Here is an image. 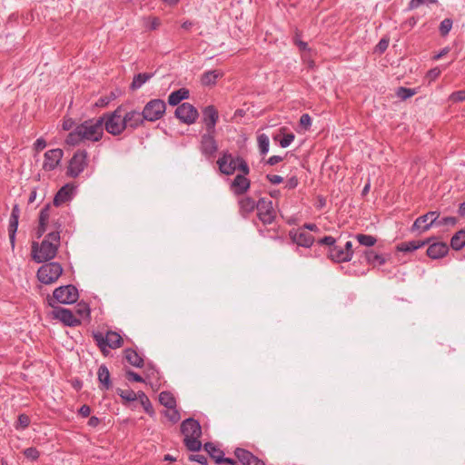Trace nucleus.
I'll use <instances>...</instances> for the list:
<instances>
[{
    "label": "nucleus",
    "mask_w": 465,
    "mask_h": 465,
    "mask_svg": "<svg viewBox=\"0 0 465 465\" xmlns=\"http://www.w3.org/2000/svg\"><path fill=\"white\" fill-rule=\"evenodd\" d=\"M103 118H92L77 124L67 134L65 143L68 145L75 146L84 141L98 142L103 138Z\"/></svg>",
    "instance_id": "nucleus-1"
},
{
    "label": "nucleus",
    "mask_w": 465,
    "mask_h": 465,
    "mask_svg": "<svg viewBox=\"0 0 465 465\" xmlns=\"http://www.w3.org/2000/svg\"><path fill=\"white\" fill-rule=\"evenodd\" d=\"M60 244V232L58 231L49 232L41 242L39 249L33 245V258L37 262L52 260L57 252Z\"/></svg>",
    "instance_id": "nucleus-2"
},
{
    "label": "nucleus",
    "mask_w": 465,
    "mask_h": 465,
    "mask_svg": "<svg viewBox=\"0 0 465 465\" xmlns=\"http://www.w3.org/2000/svg\"><path fill=\"white\" fill-rule=\"evenodd\" d=\"M124 108L118 106L114 112L104 114L99 118H103L104 130L114 136L120 135L125 130L124 121Z\"/></svg>",
    "instance_id": "nucleus-3"
},
{
    "label": "nucleus",
    "mask_w": 465,
    "mask_h": 465,
    "mask_svg": "<svg viewBox=\"0 0 465 465\" xmlns=\"http://www.w3.org/2000/svg\"><path fill=\"white\" fill-rule=\"evenodd\" d=\"M93 338L104 354L107 352L108 348L117 349L123 344L122 336L119 333L112 331H107L105 335L100 331L94 332Z\"/></svg>",
    "instance_id": "nucleus-4"
},
{
    "label": "nucleus",
    "mask_w": 465,
    "mask_h": 465,
    "mask_svg": "<svg viewBox=\"0 0 465 465\" xmlns=\"http://www.w3.org/2000/svg\"><path fill=\"white\" fill-rule=\"evenodd\" d=\"M63 272V268L59 262H51L42 265L37 271L39 282L45 284H51L58 280Z\"/></svg>",
    "instance_id": "nucleus-5"
},
{
    "label": "nucleus",
    "mask_w": 465,
    "mask_h": 465,
    "mask_svg": "<svg viewBox=\"0 0 465 465\" xmlns=\"http://www.w3.org/2000/svg\"><path fill=\"white\" fill-rule=\"evenodd\" d=\"M88 164V153L85 150L76 151L71 160L67 168L66 174L70 177L76 178L86 168Z\"/></svg>",
    "instance_id": "nucleus-6"
},
{
    "label": "nucleus",
    "mask_w": 465,
    "mask_h": 465,
    "mask_svg": "<svg viewBox=\"0 0 465 465\" xmlns=\"http://www.w3.org/2000/svg\"><path fill=\"white\" fill-rule=\"evenodd\" d=\"M166 110V104L162 99L149 101L143 109V115L145 121L155 122L162 118Z\"/></svg>",
    "instance_id": "nucleus-7"
},
{
    "label": "nucleus",
    "mask_w": 465,
    "mask_h": 465,
    "mask_svg": "<svg viewBox=\"0 0 465 465\" xmlns=\"http://www.w3.org/2000/svg\"><path fill=\"white\" fill-rule=\"evenodd\" d=\"M54 299L63 304H72L79 298L78 290L72 284L60 286L53 292Z\"/></svg>",
    "instance_id": "nucleus-8"
},
{
    "label": "nucleus",
    "mask_w": 465,
    "mask_h": 465,
    "mask_svg": "<svg viewBox=\"0 0 465 465\" xmlns=\"http://www.w3.org/2000/svg\"><path fill=\"white\" fill-rule=\"evenodd\" d=\"M439 216L440 213L436 211L428 212L420 215L414 221L411 231L412 232H419L420 233L427 232L430 228L435 226Z\"/></svg>",
    "instance_id": "nucleus-9"
},
{
    "label": "nucleus",
    "mask_w": 465,
    "mask_h": 465,
    "mask_svg": "<svg viewBox=\"0 0 465 465\" xmlns=\"http://www.w3.org/2000/svg\"><path fill=\"white\" fill-rule=\"evenodd\" d=\"M257 216L263 224H271L276 217V213L272 206V202L266 198H261L258 201Z\"/></svg>",
    "instance_id": "nucleus-10"
},
{
    "label": "nucleus",
    "mask_w": 465,
    "mask_h": 465,
    "mask_svg": "<svg viewBox=\"0 0 465 465\" xmlns=\"http://www.w3.org/2000/svg\"><path fill=\"white\" fill-rule=\"evenodd\" d=\"M174 115L182 123L193 124L197 120L199 114L193 104L189 103H183L175 109Z\"/></svg>",
    "instance_id": "nucleus-11"
},
{
    "label": "nucleus",
    "mask_w": 465,
    "mask_h": 465,
    "mask_svg": "<svg viewBox=\"0 0 465 465\" xmlns=\"http://www.w3.org/2000/svg\"><path fill=\"white\" fill-rule=\"evenodd\" d=\"M200 150L207 158L214 156L218 151V144L215 140V132L206 131V133L201 136Z\"/></svg>",
    "instance_id": "nucleus-12"
},
{
    "label": "nucleus",
    "mask_w": 465,
    "mask_h": 465,
    "mask_svg": "<svg viewBox=\"0 0 465 465\" xmlns=\"http://www.w3.org/2000/svg\"><path fill=\"white\" fill-rule=\"evenodd\" d=\"M64 156V151L60 148L51 149L45 153L43 169L45 172L54 171L60 163Z\"/></svg>",
    "instance_id": "nucleus-13"
},
{
    "label": "nucleus",
    "mask_w": 465,
    "mask_h": 465,
    "mask_svg": "<svg viewBox=\"0 0 465 465\" xmlns=\"http://www.w3.org/2000/svg\"><path fill=\"white\" fill-rule=\"evenodd\" d=\"M54 317L61 321L64 325L75 327L81 324V320L71 310L55 307L53 311Z\"/></svg>",
    "instance_id": "nucleus-14"
},
{
    "label": "nucleus",
    "mask_w": 465,
    "mask_h": 465,
    "mask_svg": "<svg viewBox=\"0 0 465 465\" xmlns=\"http://www.w3.org/2000/svg\"><path fill=\"white\" fill-rule=\"evenodd\" d=\"M217 164L221 173L231 175L236 171L238 162L236 161V157H233L232 153L223 152L217 160Z\"/></svg>",
    "instance_id": "nucleus-15"
},
{
    "label": "nucleus",
    "mask_w": 465,
    "mask_h": 465,
    "mask_svg": "<svg viewBox=\"0 0 465 465\" xmlns=\"http://www.w3.org/2000/svg\"><path fill=\"white\" fill-rule=\"evenodd\" d=\"M219 120V113L213 105H208L203 109V123L206 131L216 132L215 126Z\"/></svg>",
    "instance_id": "nucleus-16"
},
{
    "label": "nucleus",
    "mask_w": 465,
    "mask_h": 465,
    "mask_svg": "<svg viewBox=\"0 0 465 465\" xmlns=\"http://www.w3.org/2000/svg\"><path fill=\"white\" fill-rule=\"evenodd\" d=\"M289 235L294 243L302 247L309 248L314 242V237L303 229L292 230Z\"/></svg>",
    "instance_id": "nucleus-17"
},
{
    "label": "nucleus",
    "mask_w": 465,
    "mask_h": 465,
    "mask_svg": "<svg viewBox=\"0 0 465 465\" xmlns=\"http://www.w3.org/2000/svg\"><path fill=\"white\" fill-rule=\"evenodd\" d=\"M234 455L242 465H265L262 460L245 449L237 448L234 450Z\"/></svg>",
    "instance_id": "nucleus-18"
},
{
    "label": "nucleus",
    "mask_w": 465,
    "mask_h": 465,
    "mask_svg": "<svg viewBox=\"0 0 465 465\" xmlns=\"http://www.w3.org/2000/svg\"><path fill=\"white\" fill-rule=\"evenodd\" d=\"M250 186L251 182L246 176L237 174L232 181L230 188L234 195L241 196L247 193V191L250 189Z\"/></svg>",
    "instance_id": "nucleus-19"
},
{
    "label": "nucleus",
    "mask_w": 465,
    "mask_h": 465,
    "mask_svg": "<svg viewBox=\"0 0 465 465\" xmlns=\"http://www.w3.org/2000/svg\"><path fill=\"white\" fill-rule=\"evenodd\" d=\"M181 432L186 437L201 436L202 428L198 420L188 418L184 420L181 424Z\"/></svg>",
    "instance_id": "nucleus-20"
},
{
    "label": "nucleus",
    "mask_w": 465,
    "mask_h": 465,
    "mask_svg": "<svg viewBox=\"0 0 465 465\" xmlns=\"http://www.w3.org/2000/svg\"><path fill=\"white\" fill-rule=\"evenodd\" d=\"M125 129L130 128L134 130L141 126L145 121L142 113L132 110L123 113Z\"/></svg>",
    "instance_id": "nucleus-21"
},
{
    "label": "nucleus",
    "mask_w": 465,
    "mask_h": 465,
    "mask_svg": "<svg viewBox=\"0 0 465 465\" xmlns=\"http://www.w3.org/2000/svg\"><path fill=\"white\" fill-rule=\"evenodd\" d=\"M20 216V209L18 204H15L9 219L8 234L11 245L15 246V233L18 228V221Z\"/></svg>",
    "instance_id": "nucleus-22"
},
{
    "label": "nucleus",
    "mask_w": 465,
    "mask_h": 465,
    "mask_svg": "<svg viewBox=\"0 0 465 465\" xmlns=\"http://www.w3.org/2000/svg\"><path fill=\"white\" fill-rule=\"evenodd\" d=\"M449 252V246L443 242H432L427 249V255L431 259L443 258Z\"/></svg>",
    "instance_id": "nucleus-23"
},
{
    "label": "nucleus",
    "mask_w": 465,
    "mask_h": 465,
    "mask_svg": "<svg viewBox=\"0 0 465 465\" xmlns=\"http://www.w3.org/2000/svg\"><path fill=\"white\" fill-rule=\"evenodd\" d=\"M238 205L239 213L243 218H246L251 213L257 209L258 202H255V200L250 196H244L238 200Z\"/></svg>",
    "instance_id": "nucleus-24"
},
{
    "label": "nucleus",
    "mask_w": 465,
    "mask_h": 465,
    "mask_svg": "<svg viewBox=\"0 0 465 465\" xmlns=\"http://www.w3.org/2000/svg\"><path fill=\"white\" fill-rule=\"evenodd\" d=\"M74 186L70 184L64 185L54 195V204L55 206H60L64 203H66L72 198Z\"/></svg>",
    "instance_id": "nucleus-25"
},
{
    "label": "nucleus",
    "mask_w": 465,
    "mask_h": 465,
    "mask_svg": "<svg viewBox=\"0 0 465 465\" xmlns=\"http://www.w3.org/2000/svg\"><path fill=\"white\" fill-rule=\"evenodd\" d=\"M50 204H46L39 213V225L37 228V237L40 238L46 231V225L50 218Z\"/></svg>",
    "instance_id": "nucleus-26"
},
{
    "label": "nucleus",
    "mask_w": 465,
    "mask_h": 465,
    "mask_svg": "<svg viewBox=\"0 0 465 465\" xmlns=\"http://www.w3.org/2000/svg\"><path fill=\"white\" fill-rule=\"evenodd\" d=\"M329 257L336 262L351 261L350 253L346 251H343V248L337 245H334L331 247V249H329Z\"/></svg>",
    "instance_id": "nucleus-27"
},
{
    "label": "nucleus",
    "mask_w": 465,
    "mask_h": 465,
    "mask_svg": "<svg viewBox=\"0 0 465 465\" xmlns=\"http://www.w3.org/2000/svg\"><path fill=\"white\" fill-rule=\"evenodd\" d=\"M190 92L186 88H180L169 94L168 103L172 106L178 105L183 100L188 99Z\"/></svg>",
    "instance_id": "nucleus-28"
},
{
    "label": "nucleus",
    "mask_w": 465,
    "mask_h": 465,
    "mask_svg": "<svg viewBox=\"0 0 465 465\" xmlns=\"http://www.w3.org/2000/svg\"><path fill=\"white\" fill-rule=\"evenodd\" d=\"M97 376L101 390H109L112 383L109 370L105 365L103 364L98 368Z\"/></svg>",
    "instance_id": "nucleus-29"
},
{
    "label": "nucleus",
    "mask_w": 465,
    "mask_h": 465,
    "mask_svg": "<svg viewBox=\"0 0 465 465\" xmlns=\"http://www.w3.org/2000/svg\"><path fill=\"white\" fill-rule=\"evenodd\" d=\"M124 359L134 367L141 368L143 366V359L134 349L128 348L124 351Z\"/></svg>",
    "instance_id": "nucleus-30"
},
{
    "label": "nucleus",
    "mask_w": 465,
    "mask_h": 465,
    "mask_svg": "<svg viewBox=\"0 0 465 465\" xmlns=\"http://www.w3.org/2000/svg\"><path fill=\"white\" fill-rule=\"evenodd\" d=\"M430 241H431V238H428L424 241L418 240V241H410V242H401L398 246V250L401 252H413L426 244H429L430 242Z\"/></svg>",
    "instance_id": "nucleus-31"
},
{
    "label": "nucleus",
    "mask_w": 465,
    "mask_h": 465,
    "mask_svg": "<svg viewBox=\"0 0 465 465\" xmlns=\"http://www.w3.org/2000/svg\"><path fill=\"white\" fill-rule=\"evenodd\" d=\"M223 76V73L218 70H210L205 72L201 78V84L204 86L215 84L218 78Z\"/></svg>",
    "instance_id": "nucleus-32"
},
{
    "label": "nucleus",
    "mask_w": 465,
    "mask_h": 465,
    "mask_svg": "<svg viewBox=\"0 0 465 465\" xmlns=\"http://www.w3.org/2000/svg\"><path fill=\"white\" fill-rule=\"evenodd\" d=\"M153 76L151 73H140L134 76L133 82L131 83L130 88L132 90H137L143 86L148 80Z\"/></svg>",
    "instance_id": "nucleus-33"
},
{
    "label": "nucleus",
    "mask_w": 465,
    "mask_h": 465,
    "mask_svg": "<svg viewBox=\"0 0 465 465\" xmlns=\"http://www.w3.org/2000/svg\"><path fill=\"white\" fill-rule=\"evenodd\" d=\"M465 246V231L460 230L450 239V247L455 251H460Z\"/></svg>",
    "instance_id": "nucleus-34"
},
{
    "label": "nucleus",
    "mask_w": 465,
    "mask_h": 465,
    "mask_svg": "<svg viewBox=\"0 0 465 465\" xmlns=\"http://www.w3.org/2000/svg\"><path fill=\"white\" fill-rule=\"evenodd\" d=\"M364 256L368 263L371 265H382L386 262V259L373 251H365Z\"/></svg>",
    "instance_id": "nucleus-35"
},
{
    "label": "nucleus",
    "mask_w": 465,
    "mask_h": 465,
    "mask_svg": "<svg viewBox=\"0 0 465 465\" xmlns=\"http://www.w3.org/2000/svg\"><path fill=\"white\" fill-rule=\"evenodd\" d=\"M159 401L167 409H173V407H176L175 398L170 391H162L159 394Z\"/></svg>",
    "instance_id": "nucleus-36"
},
{
    "label": "nucleus",
    "mask_w": 465,
    "mask_h": 465,
    "mask_svg": "<svg viewBox=\"0 0 465 465\" xmlns=\"http://www.w3.org/2000/svg\"><path fill=\"white\" fill-rule=\"evenodd\" d=\"M201 436L186 437L183 440L185 447L191 451H199L202 449V443L199 440Z\"/></svg>",
    "instance_id": "nucleus-37"
},
{
    "label": "nucleus",
    "mask_w": 465,
    "mask_h": 465,
    "mask_svg": "<svg viewBox=\"0 0 465 465\" xmlns=\"http://www.w3.org/2000/svg\"><path fill=\"white\" fill-rule=\"evenodd\" d=\"M137 400L140 401L141 405L143 406L144 411L152 415L153 413V406L150 402L149 398L145 395L143 391H138Z\"/></svg>",
    "instance_id": "nucleus-38"
},
{
    "label": "nucleus",
    "mask_w": 465,
    "mask_h": 465,
    "mask_svg": "<svg viewBox=\"0 0 465 465\" xmlns=\"http://www.w3.org/2000/svg\"><path fill=\"white\" fill-rule=\"evenodd\" d=\"M259 150L262 155H265L269 152L270 140L265 134H259L257 137Z\"/></svg>",
    "instance_id": "nucleus-39"
},
{
    "label": "nucleus",
    "mask_w": 465,
    "mask_h": 465,
    "mask_svg": "<svg viewBox=\"0 0 465 465\" xmlns=\"http://www.w3.org/2000/svg\"><path fill=\"white\" fill-rule=\"evenodd\" d=\"M204 450L208 452V454L211 456L212 459L214 460V461L217 463V456H224V453L223 450L218 449L213 443L212 442H206L203 446Z\"/></svg>",
    "instance_id": "nucleus-40"
},
{
    "label": "nucleus",
    "mask_w": 465,
    "mask_h": 465,
    "mask_svg": "<svg viewBox=\"0 0 465 465\" xmlns=\"http://www.w3.org/2000/svg\"><path fill=\"white\" fill-rule=\"evenodd\" d=\"M356 239L359 242V243L362 246L371 247L373 246L377 240L374 236L369 235V234H357Z\"/></svg>",
    "instance_id": "nucleus-41"
},
{
    "label": "nucleus",
    "mask_w": 465,
    "mask_h": 465,
    "mask_svg": "<svg viewBox=\"0 0 465 465\" xmlns=\"http://www.w3.org/2000/svg\"><path fill=\"white\" fill-rule=\"evenodd\" d=\"M117 394L124 401H134L137 400L138 392L135 393L133 390L127 389V390H117Z\"/></svg>",
    "instance_id": "nucleus-42"
},
{
    "label": "nucleus",
    "mask_w": 465,
    "mask_h": 465,
    "mask_svg": "<svg viewBox=\"0 0 465 465\" xmlns=\"http://www.w3.org/2000/svg\"><path fill=\"white\" fill-rule=\"evenodd\" d=\"M453 25V21L450 18L443 19L439 27V31L441 36H446L451 30Z\"/></svg>",
    "instance_id": "nucleus-43"
},
{
    "label": "nucleus",
    "mask_w": 465,
    "mask_h": 465,
    "mask_svg": "<svg viewBox=\"0 0 465 465\" xmlns=\"http://www.w3.org/2000/svg\"><path fill=\"white\" fill-rule=\"evenodd\" d=\"M30 421L31 420H30L29 416L25 413H22L18 416L17 421H16V424L15 427L16 430H25L29 426Z\"/></svg>",
    "instance_id": "nucleus-44"
},
{
    "label": "nucleus",
    "mask_w": 465,
    "mask_h": 465,
    "mask_svg": "<svg viewBox=\"0 0 465 465\" xmlns=\"http://www.w3.org/2000/svg\"><path fill=\"white\" fill-rule=\"evenodd\" d=\"M396 94L401 100H406L415 94V91L411 88L407 87H399L397 89Z\"/></svg>",
    "instance_id": "nucleus-45"
},
{
    "label": "nucleus",
    "mask_w": 465,
    "mask_h": 465,
    "mask_svg": "<svg viewBox=\"0 0 465 465\" xmlns=\"http://www.w3.org/2000/svg\"><path fill=\"white\" fill-rule=\"evenodd\" d=\"M75 315L78 318H80L81 321H82V319L88 318L90 316V309H89L88 305L85 303L78 304L76 312H75Z\"/></svg>",
    "instance_id": "nucleus-46"
},
{
    "label": "nucleus",
    "mask_w": 465,
    "mask_h": 465,
    "mask_svg": "<svg viewBox=\"0 0 465 465\" xmlns=\"http://www.w3.org/2000/svg\"><path fill=\"white\" fill-rule=\"evenodd\" d=\"M236 161L238 162L236 170H239L242 173V175H248L250 173V167L246 161L241 156H237Z\"/></svg>",
    "instance_id": "nucleus-47"
},
{
    "label": "nucleus",
    "mask_w": 465,
    "mask_h": 465,
    "mask_svg": "<svg viewBox=\"0 0 465 465\" xmlns=\"http://www.w3.org/2000/svg\"><path fill=\"white\" fill-rule=\"evenodd\" d=\"M457 223V219L452 216H447L442 218H438L437 223L435 224V227L437 226H453Z\"/></svg>",
    "instance_id": "nucleus-48"
},
{
    "label": "nucleus",
    "mask_w": 465,
    "mask_h": 465,
    "mask_svg": "<svg viewBox=\"0 0 465 465\" xmlns=\"http://www.w3.org/2000/svg\"><path fill=\"white\" fill-rule=\"evenodd\" d=\"M165 416L173 423L178 422L180 420V419H181L180 413L176 410V407H173V409H169L168 411H165Z\"/></svg>",
    "instance_id": "nucleus-49"
},
{
    "label": "nucleus",
    "mask_w": 465,
    "mask_h": 465,
    "mask_svg": "<svg viewBox=\"0 0 465 465\" xmlns=\"http://www.w3.org/2000/svg\"><path fill=\"white\" fill-rule=\"evenodd\" d=\"M24 455L31 460H36L40 456V452L36 448L30 447L24 450Z\"/></svg>",
    "instance_id": "nucleus-50"
},
{
    "label": "nucleus",
    "mask_w": 465,
    "mask_h": 465,
    "mask_svg": "<svg viewBox=\"0 0 465 465\" xmlns=\"http://www.w3.org/2000/svg\"><path fill=\"white\" fill-rule=\"evenodd\" d=\"M437 0H411L409 3V9L413 10L420 7L421 5H424L426 3L430 4H437Z\"/></svg>",
    "instance_id": "nucleus-51"
},
{
    "label": "nucleus",
    "mask_w": 465,
    "mask_h": 465,
    "mask_svg": "<svg viewBox=\"0 0 465 465\" xmlns=\"http://www.w3.org/2000/svg\"><path fill=\"white\" fill-rule=\"evenodd\" d=\"M450 99L454 103H460L465 101V89L452 93Z\"/></svg>",
    "instance_id": "nucleus-52"
},
{
    "label": "nucleus",
    "mask_w": 465,
    "mask_h": 465,
    "mask_svg": "<svg viewBox=\"0 0 465 465\" xmlns=\"http://www.w3.org/2000/svg\"><path fill=\"white\" fill-rule=\"evenodd\" d=\"M294 138L295 135L292 133L284 134L282 139L280 141L281 147H288L293 142Z\"/></svg>",
    "instance_id": "nucleus-53"
},
{
    "label": "nucleus",
    "mask_w": 465,
    "mask_h": 465,
    "mask_svg": "<svg viewBox=\"0 0 465 465\" xmlns=\"http://www.w3.org/2000/svg\"><path fill=\"white\" fill-rule=\"evenodd\" d=\"M300 125L308 130L312 125V118L308 114H303L300 117Z\"/></svg>",
    "instance_id": "nucleus-54"
},
{
    "label": "nucleus",
    "mask_w": 465,
    "mask_h": 465,
    "mask_svg": "<svg viewBox=\"0 0 465 465\" xmlns=\"http://www.w3.org/2000/svg\"><path fill=\"white\" fill-rule=\"evenodd\" d=\"M441 74V71L439 67H434L430 70L428 71L427 74H426V78L431 82V81H435Z\"/></svg>",
    "instance_id": "nucleus-55"
},
{
    "label": "nucleus",
    "mask_w": 465,
    "mask_h": 465,
    "mask_svg": "<svg viewBox=\"0 0 465 465\" xmlns=\"http://www.w3.org/2000/svg\"><path fill=\"white\" fill-rule=\"evenodd\" d=\"M336 240L332 236H324L323 238L318 241V244L320 245H327L329 249H331L332 246L335 245Z\"/></svg>",
    "instance_id": "nucleus-56"
},
{
    "label": "nucleus",
    "mask_w": 465,
    "mask_h": 465,
    "mask_svg": "<svg viewBox=\"0 0 465 465\" xmlns=\"http://www.w3.org/2000/svg\"><path fill=\"white\" fill-rule=\"evenodd\" d=\"M189 460H193V461H196V462H198V463H200L202 465H207L208 464L207 458L204 455H202V454L191 455L189 457Z\"/></svg>",
    "instance_id": "nucleus-57"
},
{
    "label": "nucleus",
    "mask_w": 465,
    "mask_h": 465,
    "mask_svg": "<svg viewBox=\"0 0 465 465\" xmlns=\"http://www.w3.org/2000/svg\"><path fill=\"white\" fill-rule=\"evenodd\" d=\"M126 376L129 381H137V382H143L144 381L142 376H140L138 373L134 372V371H127Z\"/></svg>",
    "instance_id": "nucleus-58"
},
{
    "label": "nucleus",
    "mask_w": 465,
    "mask_h": 465,
    "mask_svg": "<svg viewBox=\"0 0 465 465\" xmlns=\"http://www.w3.org/2000/svg\"><path fill=\"white\" fill-rule=\"evenodd\" d=\"M35 150L40 152L46 147V142L44 138H38L34 143Z\"/></svg>",
    "instance_id": "nucleus-59"
},
{
    "label": "nucleus",
    "mask_w": 465,
    "mask_h": 465,
    "mask_svg": "<svg viewBox=\"0 0 465 465\" xmlns=\"http://www.w3.org/2000/svg\"><path fill=\"white\" fill-rule=\"evenodd\" d=\"M299 182L296 176L290 177L285 183V187L288 189H294L298 186Z\"/></svg>",
    "instance_id": "nucleus-60"
},
{
    "label": "nucleus",
    "mask_w": 465,
    "mask_h": 465,
    "mask_svg": "<svg viewBox=\"0 0 465 465\" xmlns=\"http://www.w3.org/2000/svg\"><path fill=\"white\" fill-rule=\"evenodd\" d=\"M266 178L272 184H279L283 181V178L277 174H267Z\"/></svg>",
    "instance_id": "nucleus-61"
},
{
    "label": "nucleus",
    "mask_w": 465,
    "mask_h": 465,
    "mask_svg": "<svg viewBox=\"0 0 465 465\" xmlns=\"http://www.w3.org/2000/svg\"><path fill=\"white\" fill-rule=\"evenodd\" d=\"M389 46V40L385 39V38H382L380 40V42L378 43L376 48L377 50L380 52V53H383L386 51V49L388 48Z\"/></svg>",
    "instance_id": "nucleus-62"
},
{
    "label": "nucleus",
    "mask_w": 465,
    "mask_h": 465,
    "mask_svg": "<svg viewBox=\"0 0 465 465\" xmlns=\"http://www.w3.org/2000/svg\"><path fill=\"white\" fill-rule=\"evenodd\" d=\"M217 463L220 464V463H228V464H231V465H237V461L231 459V458H224V456H221V454L219 456H217Z\"/></svg>",
    "instance_id": "nucleus-63"
},
{
    "label": "nucleus",
    "mask_w": 465,
    "mask_h": 465,
    "mask_svg": "<svg viewBox=\"0 0 465 465\" xmlns=\"http://www.w3.org/2000/svg\"><path fill=\"white\" fill-rule=\"evenodd\" d=\"M78 412L84 418L88 417L91 413V408L88 405L84 404L81 406Z\"/></svg>",
    "instance_id": "nucleus-64"
}]
</instances>
